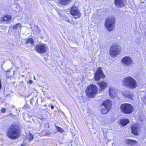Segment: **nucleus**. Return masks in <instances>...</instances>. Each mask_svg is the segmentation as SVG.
Returning a JSON list of instances; mask_svg holds the SVG:
<instances>
[{"label": "nucleus", "mask_w": 146, "mask_h": 146, "mask_svg": "<svg viewBox=\"0 0 146 146\" xmlns=\"http://www.w3.org/2000/svg\"><path fill=\"white\" fill-rule=\"evenodd\" d=\"M7 135L9 138L12 139L18 138L20 136L19 129L18 127L14 125L9 126L7 129Z\"/></svg>", "instance_id": "1"}, {"label": "nucleus", "mask_w": 146, "mask_h": 146, "mask_svg": "<svg viewBox=\"0 0 146 146\" xmlns=\"http://www.w3.org/2000/svg\"><path fill=\"white\" fill-rule=\"evenodd\" d=\"M122 84L125 86L131 89H134L138 86L136 81L130 76L124 78L123 80Z\"/></svg>", "instance_id": "2"}, {"label": "nucleus", "mask_w": 146, "mask_h": 146, "mask_svg": "<svg viewBox=\"0 0 146 146\" xmlns=\"http://www.w3.org/2000/svg\"><path fill=\"white\" fill-rule=\"evenodd\" d=\"M115 20V18L113 17H108L106 19L105 26L108 31H112L114 29Z\"/></svg>", "instance_id": "3"}, {"label": "nucleus", "mask_w": 146, "mask_h": 146, "mask_svg": "<svg viewBox=\"0 0 146 146\" xmlns=\"http://www.w3.org/2000/svg\"><path fill=\"white\" fill-rule=\"evenodd\" d=\"M98 88L93 84L88 87L85 91L87 96L90 98H94L98 92Z\"/></svg>", "instance_id": "4"}, {"label": "nucleus", "mask_w": 146, "mask_h": 146, "mask_svg": "<svg viewBox=\"0 0 146 146\" xmlns=\"http://www.w3.org/2000/svg\"><path fill=\"white\" fill-rule=\"evenodd\" d=\"M121 52V47L119 45L114 44L112 45L110 49L109 54L112 57H115L119 55Z\"/></svg>", "instance_id": "5"}, {"label": "nucleus", "mask_w": 146, "mask_h": 146, "mask_svg": "<svg viewBox=\"0 0 146 146\" xmlns=\"http://www.w3.org/2000/svg\"><path fill=\"white\" fill-rule=\"evenodd\" d=\"M122 111L126 114H130L133 111L132 106L129 104H124L121 105L120 106Z\"/></svg>", "instance_id": "6"}, {"label": "nucleus", "mask_w": 146, "mask_h": 146, "mask_svg": "<svg viewBox=\"0 0 146 146\" xmlns=\"http://www.w3.org/2000/svg\"><path fill=\"white\" fill-rule=\"evenodd\" d=\"M70 12L73 17L75 19L80 17L81 14L78 8L76 6L72 7L70 10Z\"/></svg>", "instance_id": "7"}, {"label": "nucleus", "mask_w": 146, "mask_h": 146, "mask_svg": "<svg viewBox=\"0 0 146 146\" xmlns=\"http://www.w3.org/2000/svg\"><path fill=\"white\" fill-rule=\"evenodd\" d=\"M121 61L125 66L128 67L133 64V60L129 56H126L123 57L121 59Z\"/></svg>", "instance_id": "8"}, {"label": "nucleus", "mask_w": 146, "mask_h": 146, "mask_svg": "<svg viewBox=\"0 0 146 146\" xmlns=\"http://www.w3.org/2000/svg\"><path fill=\"white\" fill-rule=\"evenodd\" d=\"M35 48L38 52L40 53H42L46 52L48 48L46 44H41L36 46Z\"/></svg>", "instance_id": "9"}, {"label": "nucleus", "mask_w": 146, "mask_h": 146, "mask_svg": "<svg viewBox=\"0 0 146 146\" xmlns=\"http://www.w3.org/2000/svg\"><path fill=\"white\" fill-rule=\"evenodd\" d=\"M105 77L102 70L100 67L98 69L96 72L94 74L95 80L96 81L99 80L101 78H104Z\"/></svg>", "instance_id": "10"}, {"label": "nucleus", "mask_w": 146, "mask_h": 146, "mask_svg": "<svg viewBox=\"0 0 146 146\" xmlns=\"http://www.w3.org/2000/svg\"><path fill=\"white\" fill-rule=\"evenodd\" d=\"M132 133L135 135H138L140 132V127L138 124L133 125L131 127Z\"/></svg>", "instance_id": "11"}, {"label": "nucleus", "mask_w": 146, "mask_h": 146, "mask_svg": "<svg viewBox=\"0 0 146 146\" xmlns=\"http://www.w3.org/2000/svg\"><path fill=\"white\" fill-rule=\"evenodd\" d=\"M115 4L117 7H121L125 6L126 1L125 0H115Z\"/></svg>", "instance_id": "12"}, {"label": "nucleus", "mask_w": 146, "mask_h": 146, "mask_svg": "<svg viewBox=\"0 0 146 146\" xmlns=\"http://www.w3.org/2000/svg\"><path fill=\"white\" fill-rule=\"evenodd\" d=\"M100 90L103 91L108 86L107 83L104 81H100L98 83Z\"/></svg>", "instance_id": "13"}, {"label": "nucleus", "mask_w": 146, "mask_h": 146, "mask_svg": "<svg viewBox=\"0 0 146 146\" xmlns=\"http://www.w3.org/2000/svg\"><path fill=\"white\" fill-rule=\"evenodd\" d=\"M111 102L109 100H107L104 102L102 105V107H104L105 108H107L110 109L111 106Z\"/></svg>", "instance_id": "14"}, {"label": "nucleus", "mask_w": 146, "mask_h": 146, "mask_svg": "<svg viewBox=\"0 0 146 146\" xmlns=\"http://www.w3.org/2000/svg\"><path fill=\"white\" fill-rule=\"evenodd\" d=\"M117 91L115 89L112 87H110L109 88V95L110 97L114 98L116 96Z\"/></svg>", "instance_id": "15"}, {"label": "nucleus", "mask_w": 146, "mask_h": 146, "mask_svg": "<svg viewBox=\"0 0 146 146\" xmlns=\"http://www.w3.org/2000/svg\"><path fill=\"white\" fill-rule=\"evenodd\" d=\"M122 95L126 97L131 99L133 97V94L129 91H124L122 92Z\"/></svg>", "instance_id": "16"}, {"label": "nucleus", "mask_w": 146, "mask_h": 146, "mask_svg": "<svg viewBox=\"0 0 146 146\" xmlns=\"http://www.w3.org/2000/svg\"><path fill=\"white\" fill-rule=\"evenodd\" d=\"M12 17L11 15H6L4 16L1 18L2 20L6 22V23H8L10 22L12 20Z\"/></svg>", "instance_id": "17"}, {"label": "nucleus", "mask_w": 146, "mask_h": 146, "mask_svg": "<svg viewBox=\"0 0 146 146\" xmlns=\"http://www.w3.org/2000/svg\"><path fill=\"white\" fill-rule=\"evenodd\" d=\"M21 25L19 23H17L15 25H11L10 26V28L17 30L18 31H21Z\"/></svg>", "instance_id": "18"}, {"label": "nucleus", "mask_w": 146, "mask_h": 146, "mask_svg": "<svg viewBox=\"0 0 146 146\" xmlns=\"http://www.w3.org/2000/svg\"><path fill=\"white\" fill-rule=\"evenodd\" d=\"M71 1V0H59L58 1L59 4L62 5H66Z\"/></svg>", "instance_id": "19"}, {"label": "nucleus", "mask_w": 146, "mask_h": 146, "mask_svg": "<svg viewBox=\"0 0 146 146\" xmlns=\"http://www.w3.org/2000/svg\"><path fill=\"white\" fill-rule=\"evenodd\" d=\"M129 120L127 119H124L120 120V124L123 126H125L129 122Z\"/></svg>", "instance_id": "20"}, {"label": "nucleus", "mask_w": 146, "mask_h": 146, "mask_svg": "<svg viewBox=\"0 0 146 146\" xmlns=\"http://www.w3.org/2000/svg\"><path fill=\"white\" fill-rule=\"evenodd\" d=\"M141 100L144 102L146 100V91L145 92H142L141 93ZM146 102V100L145 101Z\"/></svg>", "instance_id": "21"}, {"label": "nucleus", "mask_w": 146, "mask_h": 146, "mask_svg": "<svg viewBox=\"0 0 146 146\" xmlns=\"http://www.w3.org/2000/svg\"><path fill=\"white\" fill-rule=\"evenodd\" d=\"M101 111L102 113L103 114H105L108 112L110 110L107 108H105L104 107L101 106Z\"/></svg>", "instance_id": "22"}, {"label": "nucleus", "mask_w": 146, "mask_h": 146, "mask_svg": "<svg viewBox=\"0 0 146 146\" xmlns=\"http://www.w3.org/2000/svg\"><path fill=\"white\" fill-rule=\"evenodd\" d=\"M128 142L132 145H136V146H139L137 141L134 140H129L128 141Z\"/></svg>", "instance_id": "23"}, {"label": "nucleus", "mask_w": 146, "mask_h": 146, "mask_svg": "<svg viewBox=\"0 0 146 146\" xmlns=\"http://www.w3.org/2000/svg\"><path fill=\"white\" fill-rule=\"evenodd\" d=\"M26 44H30L32 45H34V42L32 38H31L28 39L26 42Z\"/></svg>", "instance_id": "24"}, {"label": "nucleus", "mask_w": 146, "mask_h": 146, "mask_svg": "<svg viewBox=\"0 0 146 146\" xmlns=\"http://www.w3.org/2000/svg\"><path fill=\"white\" fill-rule=\"evenodd\" d=\"M27 135V138L29 140H32L33 138V136L31 134V133L29 132L27 134H26Z\"/></svg>", "instance_id": "25"}, {"label": "nucleus", "mask_w": 146, "mask_h": 146, "mask_svg": "<svg viewBox=\"0 0 146 146\" xmlns=\"http://www.w3.org/2000/svg\"><path fill=\"white\" fill-rule=\"evenodd\" d=\"M55 126L56 129H57L58 132L62 133H63L64 131V130L63 129H62L61 127L58 126L56 125H55Z\"/></svg>", "instance_id": "26"}, {"label": "nucleus", "mask_w": 146, "mask_h": 146, "mask_svg": "<svg viewBox=\"0 0 146 146\" xmlns=\"http://www.w3.org/2000/svg\"><path fill=\"white\" fill-rule=\"evenodd\" d=\"M139 119H140V120L141 121H143V120H144V116L142 114L141 115V116H139Z\"/></svg>", "instance_id": "27"}, {"label": "nucleus", "mask_w": 146, "mask_h": 146, "mask_svg": "<svg viewBox=\"0 0 146 146\" xmlns=\"http://www.w3.org/2000/svg\"><path fill=\"white\" fill-rule=\"evenodd\" d=\"M1 111L2 113H5V112L6 110L5 108H3L1 109Z\"/></svg>", "instance_id": "28"}, {"label": "nucleus", "mask_w": 146, "mask_h": 146, "mask_svg": "<svg viewBox=\"0 0 146 146\" xmlns=\"http://www.w3.org/2000/svg\"><path fill=\"white\" fill-rule=\"evenodd\" d=\"M38 118H39L40 119H42V120H45L46 119L44 118H43L42 117H38Z\"/></svg>", "instance_id": "29"}, {"label": "nucleus", "mask_w": 146, "mask_h": 146, "mask_svg": "<svg viewBox=\"0 0 146 146\" xmlns=\"http://www.w3.org/2000/svg\"><path fill=\"white\" fill-rule=\"evenodd\" d=\"M28 82L30 84H32L33 82V81L32 80H29Z\"/></svg>", "instance_id": "30"}, {"label": "nucleus", "mask_w": 146, "mask_h": 146, "mask_svg": "<svg viewBox=\"0 0 146 146\" xmlns=\"http://www.w3.org/2000/svg\"><path fill=\"white\" fill-rule=\"evenodd\" d=\"M21 146H27L25 143H23Z\"/></svg>", "instance_id": "31"}, {"label": "nucleus", "mask_w": 146, "mask_h": 146, "mask_svg": "<svg viewBox=\"0 0 146 146\" xmlns=\"http://www.w3.org/2000/svg\"><path fill=\"white\" fill-rule=\"evenodd\" d=\"M54 108V106L53 105H52L51 106V108L53 109Z\"/></svg>", "instance_id": "32"}, {"label": "nucleus", "mask_w": 146, "mask_h": 146, "mask_svg": "<svg viewBox=\"0 0 146 146\" xmlns=\"http://www.w3.org/2000/svg\"><path fill=\"white\" fill-rule=\"evenodd\" d=\"M66 21H67V22H70V21L68 19H66Z\"/></svg>", "instance_id": "33"}]
</instances>
